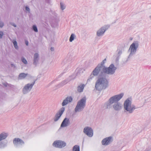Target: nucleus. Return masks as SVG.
Wrapping results in <instances>:
<instances>
[{
	"instance_id": "nucleus-29",
	"label": "nucleus",
	"mask_w": 151,
	"mask_h": 151,
	"mask_svg": "<svg viewBox=\"0 0 151 151\" xmlns=\"http://www.w3.org/2000/svg\"><path fill=\"white\" fill-rule=\"evenodd\" d=\"M21 61L24 64H27V60L24 57H22L21 58Z\"/></svg>"
},
{
	"instance_id": "nucleus-23",
	"label": "nucleus",
	"mask_w": 151,
	"mask_h": 151,
	"mask_svg": "<svg viewBox=\"0 0 151 151\" xmlns=\"http://www.w3.org/2000/svg\"><path fill=\"white\" fill-rule=\"evenodd\" d=\"M72 60L71 57L65 59L63 61V63L65 64L66 63H69Z\"/></svg>"
},
{
	"instance_id": "nucleus-18",
	"label": "nucleus",
	"mask_w": 151,
	"mask_h": 151,
	"mask_svg": "<svg viewBox=\"0 0 151 151\" xmlns=\"http://www.w3.org/2000/svg\"><path fill=\"white\" fill-rule=\"evenodd\" d=\"M39 54L38 53H36L34 54L33 58V64L36 65L38 60Z\"/></svg>"
},
{
	"instance_id": "nucleus-1",
	"label": "nucleus",
	"mask_w": 151,
	"mask_h": 151,
	"mask_svg": "<svg viewBox=\"0 0 151 151\" xmlns=\"http://www.w3.org/2000/svg\"><path fill=\"white\" fill-rule=\"evenodd\" d=\"M100 77L96 81L95 85V88L98 91H101L105 89L109 86V81L107 79L106 75L102 74Z\"/></svg>"
},
{
	"instance_id": "nucleus-13",
	"label": "nucleus",
	"mask_w": 151,
	"mask_h": 151,
	"mask_svg": "<svg viewBox=\"0 0 151 151\" xmlns=\"http://www.w3.org/2000/svg\"><path fill=\"white\" fill-rule=\"evenodd\" d=\"M112 141V137H109L104 139L101 142L103 145H107L111 143Z\"/></svg>"
},
{
	"instance_id": "nucleus-9",
	"label": "nucleus",
	"mask_w": 151,
	"mask_h": 151,
	"mask_svg": "<svg viewBox=\"0 0 151 151\" xmlns=\"http://www.w3.org/2000/svg\"><path fill=\"white\" fill-rule=\"evenodd\" d=\"M52 145L55 147L61 148L66 146V143L64 141L61 140H57L55 141L53 143Z\"/></svg>"
},
{
	"instance_id": "nucleus-7",
	"label": "nucleus",
	"mask_w": 151,
	"mask_h": 151,
	"mask_svg": "<svg viewBox=\"0 0 151 151\" xmlns=\"http://www.w3.org/2000/svg\"><path fill=\"white\" fill-rule=\"evenodd\" d=\"M35 81H34L32 83H28L25 84L22 89V92L23 94H25L29 93L32 89L33 86L35 84Z\"/></svg>"
},
{
	"instance_id": "nucleus-24",
	"label": "nucleus",
	"mask_w": 151,
	"mask_h": 151,
	"mask_svg": "<svg viewBox=\"0 0 151 151\" xmlns=\"http://www.w3.org/2000/svg\"><path fill=\"white\" fill-rule=\"evenodd\" d=\"M12 42L14 46V48H15V49L16 50L18 49L19 47L17 45V42L16 41V40H13V41H12Z\"/></svg>"
},
{
	"instance_id": "nucleus-12",
	"label": "nucleus",
	"mask_w": 151,
	"mask_h": 151,
	"mask_svg": "<svg viewBox=\"0 0 151 151\" xmlns=\"http://www.w3.org/2000/svg\"><path fill=\"white\" fill-rule=\"evenodd\" d=\"M118 101H115L113 104L112 109L116 111H120L122 108V104Z\"/></svg>"
},
{
	"instance_id": "nucleus-31",
	"label": "nucleus",
	"mask_w": 151,
	"mask_h": 151,
	"mask_svg": "<svg viewBox=\"0 0 151 151\" xmlns=\"http://www.w3.org/2000/svg\"><path fill=\"white\" fill-rule=\"evenodd\" d=\"M32 29L35 32H38V29H37V27L35 25H33L32 26Z\"/></svg>"
},
{
	"instance_id": "nucleus-40",
	"label": "nucleus",
	"mask_w": 151,
	"mask_h": 151,
	"mask_svg": "<svg viewBox=\"0 0 151 151\" xmlns=\"http://www.w3.org/2000/svg\"><path fill=\"white\" fill-rule=\"evenodd\" d=\"M25 43L26 45L28 46V42L27 41H26Z\"/></svg>"
},
{
	"instance_id": "nucleus-16",
	"label": "nucleus",
	"mask_w": 151,
	"mask_h": 151,
	"mask_svg": "<svg viewBox=\"0 0 151 151\" xmlns=\"http://www.w3.org/2000/svg\"><path fill=\"white\" fill-rule=\"evenodd\" d=\"M70 124V122L69 119L65 118L62 122L60 127H65L68 126Z\"/></svg>"
},
{
	"instance_id": "nucleus-5",
	"label": "nucleus",
	"mask_w": 151,
	"mask_h": 151,
	"mask_svg": "<svg viewBox=\"0 0 151 151\" xmlns=\"http://www.w3.org/2000/svg\"><path fill=\"white\" fill-rule=\"evenodd\" d=\"M139 46V42L138 41H134L128 50V52L129 53L128 58H130L136 53Z\"/></svg>"
},
{
	"instance_id": "nucleus-17",
	"label": "nucleus",
	"mask_w": 151,
	"mask_h": 151,
	"mask_svg": "<svg viewBox=\"0 0 151 151\" xmlns=\"http://www.w3.org/2000/svg\"><path fill=\"white\" fill-rule=\"evenodd\" d=\"M99 65H97L92 72L91 74L94 76H97L99 74L101 70V69L99 67Z\"/></svg>"
},
{
	"instance_id": "nucleus-35",
	"label": "nucleus",
	"mask_w": 151,
	"mask_h": 151,
	"mask_svg": "<svg viewBox=\"0 0 151 151\" xmlns=\"http://www.w3.org/2000/svg\"><path fill=\"white\" fill-rule=\"evenodd\" d=\"M25 9L26 11H27L29 12H30V9L29 7L27 6L25 7Z\"/></svg>"
},
{
	"instance_id": "nucleus-8",
	"label": "nucleus",
	"mask_w": 151,
	"mask_h": 151,
	"mask_svg": "<svg viewBox=\"0 0 151 151\" xmlns=\"http://www.w3.org/2000/svg\"><path fill=\"white\" fill-rule=\"evenodd\" d=\"M109 25H106L101 27L96 32V35L98 37H101L102 36L105 32L109 27Z\"/></svg>"
},
{
	"instance_id": "nucleus-28",
	"label": "nucleus",
	"mask_w": 151,
	"mask_h": 151,
	"mask_svg": "<svg viewBox=\"0 0 151 151\" xmlns=\"http://www.w3.org/2000/svg\"><path fill=\"white\" fill-rule=\"evenodd\" d=\"M60 9L63 10L65 8V6L63 3L61 2L60 3Z\"/></svg>"
},
{
	"instance_id": "nucleus-32",
	"label": "nucleus",
	"mask_w": 151,
	"mask_h": 151,
	"mask_svg": "<svg viewBox=\"0 0 151 151\" xmlns=\"http://www.w3.org/2000/svg\"><path fill=\"white\" fill-rule=\"evenodd\" d=\"M4 35V32L2 31H0V39H1Z\"/></svg>"
},
{
	"instance_id": "nucleus-30",
	"label": "nucleus",
	"mask_w": 151,
	"mask_h": 151,
	"mask_svg": "<svg viewBox=\"0 0 151 151\" xmlns=\"http://www.w3.org/2000/svg\"><path fill=\"white\" fill-rule=\"evenodd\" d=\"M104 64L105 63L104 61H102L101 63L100 64H99L98 65H99V67L102 69L104 66H104Z\"/></svg>"
},
{
	"instance_id": "nucleus-37",
	"label": "nucleus",
	"mask_w": 151,
	"mask_h": 151,
	"mask_svg": "<svg viewBox=\"0 0 151 151\" xmlns=\"http://www.w3.org/2000/svg\"><path fill=\"white\" fill-rule=\"evenodd\" d=\"M122 53V50H119L118 51V54L120 55H121Z\"/></svg>"
},
{
	"instance_id": "nucleus-2",
	"label": "nucleus",
	"mask_w": 151,
	"mask_h": 151,
	"mask_svg": "<svg viewBox=\"0 0 151 151\" xmlns=\"http://www.w3.org/2000/svg\"><path fill=\"white\" fill-rule=\"evenodd\" d=\"M123 96V93H122L110 97L108 100L105 102L102 106V109L104 110L110 109H112L113 104L114 102L115 101H119Z\"/></svg>"
},
{
	"instance_id": "nucleus-10",
	"label": "nucleus",
	"mask_w": 151,
	"mask_h": 151,
	"mask_svg": "<svg viewBox=\"0 0 151 151\" xmlns=\"http://www.w3.org/2000/svg\"><path fill=\"white\" fill-rule=\"evenodd\" d=\"M83 132L89 137H91L93 135V130L89 127H85L83 129Z\"/></svg>"
},
{
	"instance_id": "nucleus-34",
	"label": "nucleus",
	"mask_w": 151,
	"mask_h": 151,
	"mask_svg": "<svg viewBox=\"0 0 151 151\" xmlns=\"http://www.w3.org/2000/svg\"><path fill=\"white\" fill-rule=\"evenodd\" d=\"M4 26V23L2 22H0V27L2 28Z\"/></svg>"
},
{
	"instance_id": "nucleus-41",
	"label": "nucleus",
	"mask_w": 151,
	"mask_h": 151,
	"mask_svg": "<svg viewBox=\"0 0 151 151\" xmlns=\"http://www.w3.org/2000/svg\"><path fill=\"white\" fill-rule=\"evenodd\" d=\"M106 58H105L103 60V61H104V62L105 63L106 62Z\"/></svg>"
},
{
	"instance_id": "nucleus-15",
	"label": "nucleus",
	"mask_w": 151,
	"mask_h": 151,
	"mask_svg": "<svg viewBox=\"0 0 151 151\" xmlns=\"http://www.w3.org/2000/svg\"><path fill=\"white\" fill-rule=\"evenodd\" d=\"M73 100V99L71 96H68L65 98L63 101L62 105L64 106L68 104L71 102Z\"/></svg>"
},
{
	"instance_id": "nucleus-6",
	"label": "nucleus",
	"mask_w": 151,
	"mask_h": 151,
	"mask_svg": "<svg viewBox=\"0 0 151 151\" xmlns=\"http://www.w3.org/2000/svg\"><path fill=\"white\" fill-rule=\"evenodd\" d=\"M86 99L83 98L77 103L75 109V112H80L82 111L86 106Z\"/></svg>"
},
{
	"instance_id": "nucleus-39",
	"label": "nucleus",
	"mask_w": 151,
	"mask_h": 151,
	"mask_svg": "<svg viewBox=\"0 0 151 151\" xmlns=\"http://www.w3.org/2000/svg\"><path fill=\"white\" fill-rule=\"evenodd\" d=\"M50 50L52 51H54V48L53 47H51L50 48Z\"/></svg>"
},
{
	"instance_id": "nucleus-33",
	"label": "nucleus",
	"mask_w": 151,
	"mask_h": 151,
	"mask_svg": "<svg viewBox=\"0 0 151 151\" xmlns=\"http://www.w3.org/2000/svg\"><path fill=\"white\" fill-rule=\"evenodd\" d=\"M10 24L14 26V27H17V25L15 24V23L13 22H10L9 23Z\"/></svg>"
},
{
	"instance_id": "nucleus-14",
	"label": "nucleus",
	"mask_w": 151,
	"mask_h": 151,
	"mask_svg": "<svg viewBox=\"0 0 151 151\" xmlns=\"http://www.w3.org/2000/svg\"><path fill=\"white\" fill-rule=\"evenodd\" d=\"M13 142L15 146H17L18 145H22L24 144V142L19 138H15L14 139Z\"/></svg>"
},
{
	"instance_id": "nucleus-19",
	"label": "nucleus",
	"mask_w": 151,
	"mask_h": 151,
	"mask_svg": "<svg viewBox=\"0 0 151 151\" xmlns=\"http://www.w3.org/2000/svg\"><path fill=\"white\" fill-rule=\"evenodd\" d=\"M28 76L30 77V76L27 73H20L19 75L18 79L20 80H22L24 79L27 76Z\"/></svg>"
},
{
	"instance_id": "nucleus-27",
	"label": "nucleus",
	"mask_w": 151,
	"mask_h": 151,
	"mask_svg": "<svg viewBox=\"0 0 151 151\" xmlns=\"http://www.w3.org/2000/svg\"><path fill=\"white\" fill-rule=\"evenodd\" d=\"M6 143H3L2 142L0 143V148H3L6 146Z\"/></svg>"
},
{
	"instance_id": "nucleus-38",
	"label": "nucleus",
	"mask_w": 151,
	"mask_h": 151,
	"mask_svg": "<svg viewBox=\"0 0 151 151\" xmlns=\"http://www.w3.org/2000/svg\"><path fill=\"white\" fill-rule=\"evenodd\" d=\"M144 151H151V149H147Z\"/></svg>"
},
{
	"instance_id": "nucleus-43",
	"label": "nucleus",
	"mask_w": 151,
	"mask_h": 151,
	"mask_svg": "<svg viewBox=\"0 0 151 151\" xmlns=\"http://www.w3.org/2000/svg\"><path fill=\"white\" fill-rule=\"evenodd\" d=\"M67 83V82H65V84L66 83Z\"/></svg>"
},
{
	"instance_id": "nucleus-3",
	"label": "nucleus",
	"mask_w": 151,
	"mask_h": 151,
	"mask_svg": "<svg viewBox=\"0 0 151 151\" xmlns=\"http://www.w3.org/2000/svg\"><path fill=\"white\" fill-rule=\"evenodd\" d=\"M124 111L127 114L132 113L136 108L132 104V100L129 98L127 99L124 101L123 104Z\"/></svg>"
},
{
	"instance_id": "nucleus-11",
	"label": "nucleus",
	"mask_w": 151,
	"mask_h": 151,
	"mask_svg": "<svg viewBox=\"0 0 151 151\" xmlns=\"http://www.w3.org/2000/svg\"><path fill=\"white\" fill-rule=\"evenodd\" d=\"M65 110V108L62 107L59 111L56 114L54 119V121L57 122L60 118Z\"/></svg>"
},
{
	"instance_id": "nucleus-4",
	"label": "nucleus",
	"mask_w": 151,
	"mask_h": 151,
	"mask_svg": "<svg viewBox=\"0 0 151 151\" xmlns=\"http://www.w3.org/2000/svg\"><path fill=\"white\" fill-rule=\"evenodd\" d=\"M116 69L117 67L114 64H111L108 67L104 66L101 73L102 74L106 75L108 77V76L114 75Z\"/></svg>"
},
{
	"instance_id": "nucleus-26",
	"label": "nucleus",
	"mask_w": 151,
	"mask_h": 151,
	"mask_svg": "<svg viewBox=\"0 0 151 151\" xmlns=\"http://www.w3.org/2000/svg\"><path fill=\"white\" fill-rule=\"evenodd\" d=\"M73 151H80V147L78 145H75L73 148Z\"/></svg>"
},
{
	"instance_id": "nucleus-36",
	"label": "nucleus",
	"mask_w": 151,
	"mask_h": 151,
	"mask_svg": "<svg viewBox=\"0 0 151 151\" xmlns=\"http://www.w3.org/2000/svg\"><path fill=\"white\" fill-rule=\"evenodd\" d=\"M3 85H4V86L5 87H7L8 86V84L7 83H3Z\"/></svg>"
},
{
	"instance_id": "nucleus-20",
	"label": "nucleus",
	"mask_w": 151,
	"mask_h": 151,
	"mask_svg": "<svg viewBox=\"0 0 151 151\" xmlns=\"http://www.w3.org/2000/svg\"><path fill=\"white\" fill-rule=\"evenodd\" d=\"M8 136L7 133H2L0 134V141L5 139Z\"/></svg>"
},
{
	"instance_id": "nucleus-42",
	"label": "nucleus",
	"mask_w": 151,
	"mask_h": 151,
	"mask_svg": "<svg viewBox=\"0 0 151 151\" xmlns=\"http://www.w3.org/2000/svg\"><path fill=\"white\" fill-rule=\"evenodd\" d=\"M149 18L151 20V15H150L149 17Z\"/></svg>"
},
{
	"instance_id": "nucleus-21",
	"label": "nucleus",
	"mask_w": 151,
	"mask_h": 151,
	"mask_svg": "<svg viewBox=\"0 0 151 151\" xmlns=\"http://www.w3.org/2000/svg\"><path fill=\"white\" fill-rule=\"evenodd\" d=\"M85 87V85L83 84H81L77 87V91L79 92H81L83 91Z\"/></svg>"
},
{
	"instance_id": "nucleus-22",
	"label": "nucleus",
	"mask_w": 151,
	"mask_h": 151,
	"mask_svg": "<svg viewBox=\"0 0 151 151\" xmlns=\"http://www.w3.org/2000/svg\"><path fill=\"white\" fill-rule=\"evenodd\" d=\"M76 36L74 34H72L69 38V41L72 42L74 39H76Z\"/></svg>"
},
{
	"instance_id": "nucleus-25",
	"label": "nucleus",
	"mask_w": 151,
	"mask_h": 151,
	"mask_svg": "<svg viewBox=\"0 0 151 151\" xmlns=\"http://www.w3.org/2000/svg\"><path fill=\"white\" fill-rule=\"evenodd\" d=\"M94 76H93V74L91 73L87 80V83H88L90 82L91 81L92 79L94 78Z\"/></svg>"
}]
</instances>
